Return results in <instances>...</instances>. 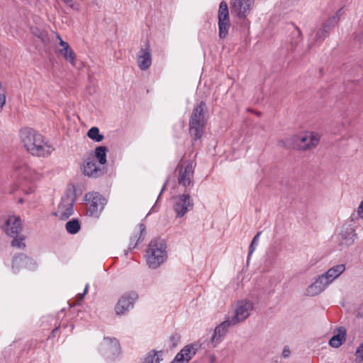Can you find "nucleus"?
Masks as SVG:
<instances>
[{
    "label": "nucleus",
    "mask_w": 363,
    "mask_h": 363,
    "mask_svg": "<svg viewBox=\"0 0 363 363\" xmlns=\"http://www.w3.org/2000/svg\"><path fill=\"white\" fill-rule=\"evenodd\" d=\"M20 138L27 151L34 156L48 157L53 151L43 135L32 128H22Z\"/></svg>",
    "instance_id": "nucleus-1"
},
{
    "label": "nucleus",
    "mask_w": 363,
    "mask_h": 363,
    "mask_svg": "<svg viewBox=\"0 0 363 363\" xmlns=\"http://www.w3.org/2000/svg\"><path fill=\"white\" fill-rule=\"evenodd\" d=\"M345 264H336L318 276L306 289V294L315 296L322 293L329 285L337 279L345 271Z\"/></svg>",
    "instance_id": "nucleus-2"
},
{
    "label": "nucleus",
    "mask_w": 363,
    "mask_h": 363,
    "mask_svg": "<svg viewBox=\"0 0 363 363\" xmlns=\"http://www.w3.org/2000/svg\"><path fill=\"white\" fill-rule=\"evenodd\" d=\"M207 123L206 104L201 101L192 111L189 118V134L194 141L201 138Z\"/></svg>",
    "instance_id": "nucleus-3"
},
{
    "label": "nucleus",
    "mask_w": 363,
    "mask_h": 363,
    "mask_svg": "<svg viewBox=\"0 0 363 363\" xmlns=\"http://www.w3.org/2000/svg\"><path fill=\"white\" fill-rule=\"evenodd\" d=\"M168 258L167 244L162 239L152 240L147 249L145 259L147 266L152 269H157Z\"/></svg>",
    "instance_id": "nucleus-4"
},
{
    "label": "nucleus",
    "mask_w": 363,
    "mask_h": 363,
    "mask_svg": "<svg viewBox=\"0 0 363 363\" xmlns=\"http://www.w3.org/2000/svg\"><path fill=\"white\" fill-rule=\"evenodd\" d=\"M196 165V163L193 160H184L181 161L175 169L178 184L186 189L194 186Z\"/></svg>",
    "instance_id": "nucleus-5"
},
{
    "label": "nucleus",
    "mask_w": 363,
    "mask_h": 363,
    "mask_svg": "<svg viewBox=\"0 0 363 363\" xmlns=\"http://www.w3.org/2000/svg\"><path fill=\"white\" fill-rule=\"evenodd\" d=\"M344 14L342 8L340 9L336 13L330 18L321 28L313 31L310 35L309 47L311 48L313 43H320L325 40L330 30L338 23L340 18Z\"/></svg>",
    "instance_id": "nucleus-6"
},
{
    "label": "nucleus",
    "mask_w": 363,
    "mask_h": 363,
    "mask_svg": "<svg viewBox=\"0 0 363 363\" xmlns=\"http://www.w3.org/2000/svg\"><path fill=\"white\" fill-rule=\"evenodd\" d=\"M99 350L107 361L113 362L120 355V344L114 337H105L99 345Z\"/></svg>",
    "instance_id": "nucleus-7"
},
{
    "label": "nucleus",
    "mask_w": 363,
    "mask_h": 363,
    "mask_svg": "<svg viewBox=\"0 0 363 363\" xmlns=\"http://www.w3.org/2000/svg\"><path fill=\"white\" fill-rule=\"evenodd\" d=\"M254 309V303L250 300H240L235 304V308L233 314L228 313L227 315L231 319V323L236 325L244 321L247 318Z\"/></svg>",
    "instance_id": "nucleus-8"
},
{
    "label": "nucleus",
    "mask_w": 363,
    "mask_h": 363,
    "mask_svg": "<svg viewBox=\"0 0 363 363\" xmlns=\"http://www.w3.org/2000/svg\"><path fill=\"white\" fill-rule=\"evenodd\" d=\"M85 201L89 205L87 215L99 218L106 203L105 198L98 192H89L85 195Z\"/></svg>",
    "instance_id": "nucleus-9"
},
{
    "label": "nucleus",
    "mask_w": 363,
    "mask_h": 363,
    "mask_svg": "<svg viewBox=\"0 0 363 363\" xmlns=\"http://www.w3.org/2000/svg\"><path fill=\"white\" fill-rule=\"evenodd\" d=\"M138 294L135 291H128L123 294L115 306V313L117 315H126L134 307Z\"/></svg>",
    "instance_id": "nucleus-10"
},
{
    "label": "nucleus",
    "mask_w": 363,
    "mask_h": 363,
    "mask_svg": "<svg viewBox=\"0 0 363 363\" xmlns=\"http://www.w3.org/2000/svg\"><path fill=\"white\" fill-rule=\"evenodd\" d=\"M173 209L177 217L182 218L194 207V202L189 194H184L174 196Z\"/></svg>",
    "instance_id": "nucleus-11"
},
{
    "label": "nucleus",
    "mask_w": 363,
    "mask_h": 363,
    "mask_svg": "<svg viewBox=\"0 0 363 363\" xmlns=\"http://www.w3.org/2000/svg\"><path fill=\"white\" fill-rule=\"evenodd\" d=\"M255 0H230L232 15L240 19H245L250 13Z\"/></svg>",
    "instance_id": "nucleus-12"
},
{
    "label": "nucleus",
    "mask_w": 363,
    "mask_h": 363,
    "mask_svg": "<svg viewBox=\"0 0 363 363\" xmlns=\"http://www.w3.org/2000/svg\"><path fill=\"white\" fill-rule=\"evenodd\" d=\"M337 242L341 247H348L354 243L357 238L355 230L351 224H343L337 235Z\"/></svg>",
    "instance_id": "nucleus-13"
},
{
    "label": "nucleus",
    "mask_w": 363,
    "mask_h": 363,
    "mask_svg": "<svg viewBox=\"0 0 363 363\" xmlns=\"http://www.w3.org/2000/svg\"><path fill=\"white\" fill-rule=\"evenodd\" d=\"M74 199L71 195H65L62 197L57 209L54 215L60 220H67L74 213Z\"/></svg>",
    "instance_id": "nucleus-14"
},
{
    "label": "nucleus",
    "mask_w": 363,
    "mask_h": 363,
    "mask_svg": "<svg viewBox=\"0 0 363 363\" xmlns=\"http://www.w3.org/2000/svg\"><path fill=\"white\" fill-rule=\"evenodd\" d=\"M218 28L220 38H225L230 27L228 6L225 1L220 2L218 9Z\"/></svg>",
    "instance_id": "nucleus-15"
},
{
    "label": "nucleus",
    "mask_w": 363,
    "mask_h": 363,
    "mask_svg": "<svg viewBox=\"0 0 363 363\" xmlns=\"http://www.w3.org/2000/svg\"><path fill=\"white\" fill-rule=\"evenodd\" d=\"M235 325V323H231V319L226 315L225 320L215 328L214 333L211 339L213 347H216L222 341L227 334L229 328Z\"/></svg>",
    "instance_id": "nucleus-16"
},
{
    "label": "nucleus",
    "mask_w": 363,
    "mask_h": 363,
    "mask_svg": "<svg viewBox=\"0 0 363 363\" xmlns=\"http://www.w3.org/2000/svg\"><path fill=\"white\" fill-rule=\"evenodd\" d=\"M38 264L35 260L23 254L16 255L13 258L12 270L14 273L18 272L22 268L35 270Z\"/></svg>",
    "instance_id": "nucleus-17"
},
{
    "label": "nucleus",
    "mask_w": 363,
    "mask_h": 363,
    "mask_svg": "<svg viewBox=\"0 0 363 363\" xmlns=\"http://www.w3.org/2000/svg\"><path fill=\"white\" fill-rule=\"evenodd\" d=\"M3 228L10 237L20 235L23 231L22 220L19 216H10L6 219Z\"/></svg>",
    "instance_id": "nucleus-18"
},
{
    "label": "nucleus",
    "mask_w": 363,
    "mask_h": 363,
    "mask_svg": "<svg viewBox=\"0 0 363 363\" xmlns=\"http://www.w3.org/2000/svg\"><path fill=\"white\" fill-rule=\"evenodd\" d=\"M14 171L17 176L30 181H35L41 177L40 173L37 170L31 169L26 164L21 162L15 164Z\"/></svg>",
    "instance_id": "nucleus-19"
},
{
    "label": "nucleus",
    "mask_w": 363,
    "mask_h": 363,
    "mask_svg": "<svg viewBox=\"0 0 363 363\" xmlns=\"http://www.w3.org/2000/svg\"><path fill=\"white\" fill-rule=\"evenodd\" d=\"M138 65L141 70H147L152 64L151 49L147 43L142 47L137 55Z\"/></svg>",
    "instance_id": "nucleus-20"
},
{
    "label": "nucleus",
    "mask_w": 363,
    "mask_h": 363,
    "mask_svg": "<svg viewBox=\"0 0 363 363\" xmlns=\"http://www.w3.org/2000/svg\"><path fill=\"white\" fill-rule=\"evenodd\" d=\"M199 346L196 343L186 345L176 354V361L181 360L182 363H188L196 354Z\"/></svg>",
    "instance_id": "nucleus-21"
},
{
    "label": "nucleus",
    "mask_w": 363,
    "mask_h": 363,
    "mask_svg": "<svg viewBox=\"0 0 363 363\" xmlns=\"http://www.w3.org/2000/svg\"><path fill=\"white\" fill-rule=\"evenodd\" d=\"M85 175L91 177H99L103 174V169L96 164L94 158H87L82 167Z\"/></svg>",
    "instance_id": "nucleus-22"
},
{
    "label": "nucleus",
    "mask_w": 363,
    "mask_h": 363,
    "mask_svg": "<svg viewBox=\"0 0 363 363\" xmlns=\"http://www.w3.org/2000/svg\"><path fill=\"white\" fill-rule=\"evenodd\" d=\"M300 142L299 147L303 150L309 149L316 146L320 140V137L314 133H306L298 137Z\"/></svg>",
    "instance_id": "nucleus-23"
},
{
    "label": "nucleus",
    "mask_w": 363,
    "mask_h": 363,
    "mask_svg": "<svg viewBox=\"0 0 363 363\" xmlns=\"http://www.w3.org/2000/svg\"><path fill=\"white\" fill-rule=\"evenodd\" d=\"M57 38L59 40V45L60 48L58 49V53L62 55L65 60L72 65H74V60L76 55L70 48L69 44L64 41L59 34L57 35Z\"/></svg>",
    "instance_id": "nucleus-24"
},
{
    "label": "nucleus",
    "mask_w": 363,
    "mask_h": 363,
    "mask_svg": "<svg viewBox=\"0 0 363 363\" xmlns=\"http://www.w3.org/2000/svg\"><path fill=\"white\" fill-rule=\"evenodd\" d=\"M346 330L341 327L337 330L335 334L329 340V345L335 348L339 347L345 341Z\"/></svg>",
    "instance_id": "nucleus-25"
},
{
    "label": "nucleus",
    "mask_w": 363,
    "mask_h": 363,
    "mask_svg": "<svg viewBox=\"0 0 363 363\" xmlns=\"http://www.w3.org/2000/svg\"><path fill=\"white\" fill-rule=\"evenodd\" d=\"M163 353L162 350H152L146 354L140 363H160L163 359Z\"/></svg>",
    "instance_id": "nucleus-26"
},
{
    "label": "nucleus",
    "mask_w": 363,
    "mask_h": 363,
    "mask_svg": "<svg viewBox=\"0 0 363 363\" xmlns=\"http://www.w3.org/2000/svg\"><path fill=\"white\" fill-rule=\"evenodd\" d=\"M12 238L13 240L11 242V246L12 247L18 250H24L26 247L25 235L20 234Z\"/></svg>",
    "instance_id": "nucleus-27"
},
{
    "label": "nucleus",
    "mask_w": 363,
    "mask_h": 363,
    "mask_svg": "<svg viewBox=\"0 0 363 363\" xmlns=\"http://www.w3.org/2000/svg\"><path fill=\"white\" fill-rule=\"evenodd\" d=\"M107 148L105 146H99L95 150V157L98 160L100 165H104L106 163Z\"/></svg>",
    "instance_id": "nucleus-28"
},
{
    "label": "nucleus",
    "mask_w": 363,
    "mask_h": 363,
    "mask_svg": "<svg viewBox=\"0 0 363 363\" xmlns=\"http://www.w3.org/2000/svg\"><path fill=\"white\" fill-rule=\"evenodd\" d=\"M81 228L80 223L77 219L69 220L65 225V229L69 234L77 233Z\"/></svg>",
    "instance_id": "nucleus-29"
},
{
    "label": "nucleus",
    "mask_w": 363,
    "mask_h": 363,
    "mask_svg": "<svg viewBox=\"0 0 363 363\" xmlns=\"http://www.w3.org/2000/svg\"><path fill=\"white\" fill-rule=\"evenodd\" d=\"M87 136L96 142H101L104 136L100 134L99 129L97 127L91 128L87 133Z\"/></svg>",
    "instance_id": "nucleus-30"
},
{
    "label": "nucleus",
    "mask_w": 363,
    "mask_h": 363,
    "mask_svg": "<svg viewBox=\"0 0 363 363\" xmlns=\"http://www.w3.org/2000/svg\"><path fill=\"white\" fill-rule=\"evenodd\" d=\"M140 236L138 238H137V235H135V236H133L130 238V242L129 247H128L129 250H132L133 249H134L137 246L138 242L140 241V240L143 239L142 238V235H143V232L145 230V226L144 224H142V223L140 224Z\"/></svg>",
    "instance_id": "nucleus-31"
},
{
    "label": "nucleus",
    "mask_w": 363,
    "mask_h": 363,
    "mask_svg": "<svg viewBox=\"0 0 363 363\" xmlns=\"http://www.w3.org/2000/svg\"><path fill=\"white\" fill-rule=\"evenodd\" d=\"M260 235H261V232H258L255 235V237L253 238V239L250 243V245L249 247V252H248V255H247V262H249L251 255L253 254L254 251L255 250L256 247L258 245Z\"/></svg>",
    "instance_id": "nucleus-32"
},
{
    "label": "nucleus",
    "mask_w": 363,
    "mask_h": 363,
    "mask_svg": "<svg viewBox=\"0 0 363 363\" xmlns=\"http://www.w3.org/2000/svg\"><path fill=\"white\" fill-rule=\"evenodd\" d=\"M6 104V91L0 82V112Z\"/></svg>",
    "instance_id": "nucleus-33"
},
{
    "label": "nucleus",
    "mask_w": 363,
    "mask_h": 363,
    "mask_svg": "<svg viewBox=\"0 0 363 363\" xmlns=\"http://www.w3.org/2000/svg\"><path fill=\"white\" fill-rule=\"evenodd\" d=\"M356 355L357 358L363 360V342L357 347Z\"/></svg>",
    "instance_id": "nucleus-34"
},
{
    "label": "nucleus",
    "mask_w": 363,
    "mask_h": 363,
    "mask_svg": "<svg viewBox=\"0 0 363 363\" xmlns=\"http://www.w3.org/2000/svg\"><path fill=\"white\" fill-rule=\"evenodd\" d=\"M357 214L359 217L363 220V201H361L357 208Z\"/></svg>",
    "instance_id": "nucleus-35"
},
{
    "label": "nucleus",
    "mask_w": 363,
    "mask_h": 363,
    "mask_svg": "<svg viewBox=\"0 0 363 363\" xmlns=\"http://www.w3.org/2000/svg\"><path fill=\"white\" fill-rule=\"evenodd\" d=\"M291 351L289 350V347L288 346L284 347L283 352H282V356L284 358H287L290 356Z\"/></svg>",
    "instance_id": "nucleus-36"
},
{
    "label": "nucleus",
    "mask_w": 363,
    "mask_h": 363,
    "mask_svg": "<svg viewBox=\"0 0 363 363\" xmlns=\"http://www.w3.org/2000/svg\"><path fill=\"white\" fill-rule=\"evenodd\" d=\"M84 296L85 295H83V293L79 294L78 295L77 300V303H79L84 298Z\"/></svg>",
    "instance_id": "nucleus-37"
},
{
    "label": "nucleus",
    "mask_w": 363,
    "mask_h": 363,
    "mask_svg": "<svg viewBox=\"0 0 363 363\" xmlns=\"http://www.w3.org/2000/svg\"><path fill=\"white\" fill-rule=\"evenodd\" d=\"M357 38L360 43H363V32L361 34H359Z\"/></svg>",
    "instance_id": "nucleus-38"
},
{
    "label": "nucleus",
    "mask_w": 363,
    "mask_h": 363,
    "mask_svg": "<svg viewBox=\"0 0 363 363\" xmlns=\"http://www.w3.org/2000/svg\"><path fill=\"white\" fill-rule=\"evenodd\" d=\"M88 289H89V284H86L84 287V291H83V295H85L87 293Z\"/></svg>",
    "instance_id": "nucleus-39"
},
{
    "label": "nucleus",
    "mask_w": 363,
    "mask_h": 363,
    "mask_svg": "<svg viewBox=\"0 0 363 363\" xmlns=\"http://www.w3.org/2000/svg\"><path fill=\"white\" fill-rule=\"evenodd\" d=\"M295 33H296L295 35H297L298 36L301 35V30L297 28H296V29H295Z\"/></svg>",
    "instance_id": "nucleus-40"
},
{
    "label": "nucleus",
    "mask_w": 363,
    "mask_h": 363,
    "mask_svg": "<svg viewBox=\"0 0 363 363\" xmlns=\"http://www.w3.org/2000/svg\"><path fill=\"white\" fill-rule=\"evenodd\" d=\"M58 329H59V326L55 327V329H53V330L52 331V334L54 336H55V333L58 330Z\"/></svg>",
    "instance_id": "nucleus-41"
},
{
    "label": "nucleus",
    "mask_w": 363,
    "mask_h": 363,
    "mask_svg": "<svg viewBox=\"0 0 363 363\" xmlns=\"http://www.w3.org/2000/svg\"><path fill=\"white\" fill-rule=\"evenodd\" d=\"M171 338L172 340H177L179 339V337H178V335H172L171 337Z\"/></svg>",
    "instance_id": "nucleus-42"
},
{
    "label": "nucleus",
    "mask_w": 363,
    "mask_h": 363,
    "mask_svg": "<svg viewBox=\"0 0 363 363\" xmlns=\"http://www.w3.org/2000/svg\"><path fill=\"white\" fill-rule=\"evenodd\" d=\"M170 363H182L181 360L179 362L176 361V356L174 357V359Z\"/></svg>",
    "instance_id": "nucleus-43"
},
{
    "label": "nucleus",
    "mask_w": 363,
    "mask_h": 363,
    "mask_svg": "<svg viewBox=\"0 0 363 363\" xmlns=\"http://www.w3.org/2000/svg\"><path fill=\"white\" fill-rule=\"evenodd\" d=\"M167 181L164 183V184L163 185V187L162 189V191L160 192V194H162V192L164 191V188H165V186H166V184H167Z\"/></svg>",
    "instance_id": "nucleus-44"
}]
</instances>
